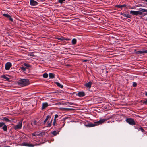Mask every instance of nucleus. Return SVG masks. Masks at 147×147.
<instances>
[{
	"label": "nucleus",
	"instance_id": "f257e3e1",
	"mask_svg": "<svg viewBox=\"0 0 147 147\" xmlns=\"http://www.w3.org/2000/svg\"><path fill=\"white\" fill-rule=\"evenodd\" d=\"M18 84L22 86H25L30 84L29 80L28 79H22L19 80L17 82Z\"/></svg>",
	"mask_w": 147,
	"mask_h": 147
},
{
	"label": "nucleus",
	"instance_id": "f03ea898",
	"mask_svg": "<svg viewBox=\"0 0 147 147\" xmlns=\"http://www.w3.org/2000/svg\"><path fill=\"white\" fill-rule=\"evenodd\" d=\"M126 122L129 124L132 125H136L135 123L134 120L131 118H128L126 120Z\"/></svg>",
	"mask_w": 147,
	"mask_h": 147
},
{
	"label": "nucleus",
	"instance_id": "7ed1b4c3",
	"mask_svg": "<svg viewBox=\"0 0 147 147\" xmlns=\"http://www.w3.org/2000/svg\"><path fill=\"white\" fill-rule=\"evenodd\" d=\"M22 144V146H24L29 147H34L35 146L39 145L41 144L40 143L38 144H36L34 145H33L31 144H30L28 143L23 142Z\"/></svg>",
	"mask_w": 147,
	"mask_h": 147
},
{
	"label": "nucleus",
	"instance_id": "20e7f679",
	"mask_svg": "<svg viewBox=\"0 0 147 147\" xmlns=\"http://www.w3.org/2000/svg\"><path fill=\"white\" fill-rule=\"evenodd\" d=\"M107 121V119H100L97 121L94 122V123L96 124V126L100 124H101L103 123L105 121Z\"/></svg>",
	"mask_w": 147,
	"mask_h": 147
},
{
	"label": "nucleus",
	"instance_id": "39448f33",
	"mask_svg": "<svg viewBox=\"0 0 147 147\" xmlns=\"http://www.w3.org/2000/svg\"><path fill=\"white\" fill-rule=\"evenodd\" d=\"M134 54H141L143 53H147V50H143L142 51H137L135 49L134 51Z\"/></svg>",
	"mask_w": 147,
	"mask_h": 147
},
{
	"label": "nucleus",
	"instance_id": "423d86ee",
	"mask_svg": "<svg viewBox=\"0 0 147 147\" xmlns=\"http://www.w3.org/2000/svg\"><path fill=\"white\" fill-rule=\"evenodd\" d=\"M22 121L18 123L17 125L14 127V129L16 130L21 129L22 128Z\"/></svg>",
	"mask_w": 147,
	"mask_h": 147
},
{
	"label": "nucleus",
	"instance_id": "0eeeda50",
	"mask_svg": "<svg viewBox=\"0 0 147 147\" xmlns=\"http://www.w3.org/2000/svg\"><path fill=\"white\" fill-rule=\"evenodd\" d=\"M12 64L10 62H8L5 64V69L6 70H9Z\"/></svg>",
	"mask_w": 147,
	"mask_h": 147
},
{
	"label": "nucleus",
	"instance_id": "6e6552de",
	"mask_svg": "<svg viewBox=\"0 0 147 147\" xmlns=\"http://www.w3.org/2000/svg\"><path fill=\"white\" fill-rule=\"evenodd\" d=\"M30 4L32 6H35L37 5L38 4V3L37 1L34 0H30Z\"/></svg>",
	"mask_w": 147,
	"mask_h": 147
},
{
	"label": "nucleus",
	"instance_id": "1a4fd4ad",
	"mask_svg": "<svg viewBox=\"0 0 147 147\" xmlns=\"http://www.w3.org/2000/svg\"><path fill=\"white\" fill-rule=\"evenodd\" d=\"M3 15L4 17L8 18L10 21H11V22H13V19L11 18V16L10 15L5 13L3 14Z\"/></svg>",
	"mask_w": 147,
	"mask_h": 147
},
{
	"label": "nucleus",
	"instance_id": "9d476101",
	"mask_svg": "<svg viewBox=\"0 0 147 147\" xmlns=\"http://www.w3.org/2000/svg\"><path fill=\"white\" fill-rule=\"evenodd\" d=\"M38 122H37L36 121H32L31 123V124L33 127L36 128V126L37 125H39V124H38Z\"/></svg>",
	"mask_w": 147,
	"mask_h": 147
},
{
	"label": "nucleus",
	"instance_id": "9b49d317",
	"mask_svg": "<svg viewBox=\"0 0 147 147\" xmlns=\"http://www.w3.org/2000/svg\"><path fill=\"white\" fill-rule=\"evenodd\" d=\"M1 120L7 122H11V121L8 118L5 117H2L1 118Z\"/></svg>",
	"mask_w": 147,
	"mask_h": 147
},
{
	"label": "nucleus",
	"instance_id": "f8f14e48",
	"mask_svg": "<svg viewBox=\"0 0 147 147\" xmlns=\"http://www.w3.org/2000/svg\"><path fill=\"white\" fill-rule=\"evenodd\" d=\"M92 84V82L90 81L88 82V83H86L85 84V86L87 87L90 89L91 86V85Z\"/></svg>",
	"mask_w": 147,
	"mask_h": 147
},
{
	"label": "nucleus",
	"instance_id": "ddd939ff",
	"mask_svg": "<svg viewBox=\"0 0 147 147\" xmlns=\"http://www.w3.org/2000/svg\"><path fill=\"white\" fill-rule=\"evenodd\" d=\"M76 95L80 97H82L85 96V93L83 92H79Z\"/></svg>",
	"mask_w": 147,
	"mask_h": 147
},
{
	"label": "nucleus",
	"instance_id": "4468645a",
	"mask_svg": "<svg viewBox=\"0 0 147 147\" xmlns=\"http://www.w3.org/2000/svg\"><path fill=\"white\" fill-rule=\"evenodd\" d=\"M85 125L87 127H94L96 126V124L94 123H89L87 124H86Z\"/></svg>",
	"mask_w": 147,
	"mask_h": 147
},
{
	"label": "nucleus",
	"instance_id": "2eb2a0df",
	"mask_svg": "<svg viewBox=\"0 0 147 147\" xmlns=\"http://www.w3.org/2000/svg\"><path fill=\"white\" fill-rule=\"evenodd\" d=\"M1 78L4 79V80L9 81V78L5 75L1 76Z\"/></svg>",
	"mask_w": 147,
	"mask_h": 147
},
{
	"label": "nucleus",
	"instance_id": "dca6fc26",
	"mask_svg": "<svg viewBox=\"0 0 147 147\" xmlns=\"http://www.w3.org/2000/svg\"><path fill=\"white\" fill-rule=\"evenodd\" d=\"M49 106L47 102L43 103L42 104V110L45 109L46 107Z\"/></svg>",
	"mask_w": 147,
	"mask_h": 147
},
{
	"label": "nucleus",
	"instance_id": "f3484780",
	"mask_svg": "<svg viewBox=\"0 0 147 147\" xmlns=\"http://www.w3.org/2000/svg\"><path fill=\"white\" fill-rule=\"evenodd\" d=\"M67 119V117H65L63 118L62 120L61 121V122H62V121H63V122L62 123H63L62 126L61 127V129L62 127H63L65 125V120L66 119Z\"/></svg>",
	"mask_w": 147,
	"mask_h": 147
},
{
	"label": "nucleus",
	"instance_id": "a211bd4d",
	"mask_svg": "<svg viewBox=\"0 0 147 147\" xmlns=\"http://www.w3.org/2000/svg\"><path fill=\"white\" fill-rule=\"evenodd\" d=\"M126 6H127V5L126 4H124L123 5H116L115 7H117V8H122L123 7H126Z\"/></svg>",
	"mask_w": 147,
	"mask_h": 147
},
{
	"label": "nucleus",
	"instance_id": "6ab92c4d",
	"mask_svg": "<svg viewBox=\"0 0 147 147\" xmlns=\"http://www.w3.org/2000/svg\"><path fill=\"white\" fill-rule=\"evenodd\" d=\"M121 15H122L124 17H127V18H130L131 17V15L127 14H125L124 13H122L121 14Z\"/></svg>",
	"mask_w": 147,
	"mask_h": 147
},
{
	"label": "nucleus",
	"instance_id": "aec40b11",
	"mask_svg": "<svg viewBox=\"0 0 147 147\" xmlns=\"http://www.w3.org/2000/svg\"><path fill=\"white\" fill-rule=\"evenodd\" d=\"M55 75L52 73H49V78L53 79L55 77Z\"/></svg>",
	"mask_w": 147,
	"mask_h": 147
},
{
	"label": "nucleus",
	"instance_id": "412c9836",
	"mask_svg": "<svg viewBox=\"0 0 147 147\" xmlns=\"http://www.w3.org/2000/svg\"><path fill=\"white\" fill-rule=\"evenodd\" d=\"M55 83L57 85V86L60 88H62L63 87V85H61L60 83H59L58 82H55Z\"/></svg>",
	"mask_w": 147,
	"mask_h": 147
},
{
	"label": "nucleus",
	"instance_id": "4be33fe9",
	"mask_svg": "<svg viewBox=\"0 0 147 147\" xmlns=\"http://www.w3.org/2000/svg\"><path fill=\"white\" fill-rule=\"evenodd\" d=\"M52 119L49 122V121H48L47 123V127H50L51 126V123L52 121Z\"/></svg>",
	"mask_w": 147,
	"mask_h": 147
},
{
	"label": "nucleus",
	"instance_id": "5701e85b",
	"mask_svg": "<svg viewBox=\"0 0 147 147\" xmlns=\"http://www.w3.org/2000/svg\"><path fill=\"white\" fill-rule=\"evenodd\" d=\"M51 117V116L50 115H47L46 117V118L45 119V120L44 121V124H45L46 123L47 121Z\"/></svg>",
	"mask_w": 147,
	"mask_h": 147
},
{
	"label": "nucleus",
	"instance_id": "b1692460",
	"mask_svg": "<svg viewBox=\"0 0 147 147\" xmlns=\"http://www.w3.org/2000/svg\"><path fill=\"white\" fill-rule=\"evenodd\" d=\"M62 110L64 111H71L74 110V109L72 108H62Z\"/></svg>",
	"mask_w": 147,
	"mask_h": 147
},
{
	"label": "nucleus",
	"instance_id": "393cba45",
	"mask_svg": "<svg viewBox=\"0 0 147 147\" xmlns=\"http://www.w3.org/2000/svg\"><path fill=\"white\" fill-rule=\"evenodd\" d=\"M2 129L4 131H7V125H5V124L3 126Z\"/></svg>",
	"mask_w": 147,
	"mask_h": 147
},
{
	"label": "nucleus",
	"instance_id": "a878e982",
	"mask_svg": "<svg viewBox=\"0 0 147 147\" xmlns=\"http://www.w3.org/2000/svg\"><path fill=\"white\" fill-rule=\"evenodd\" d=\"M130 13L132 15H137V11H131Z\"/></svg>",
	"mask_w": 147,
	"mask_h": 147
},
{
	"label": "nucleus",
	"instance_id": "bb28decb",
	"mask_svg": "<svg viewBox=\"0 0 147 147\" xmlns=\"http://www.w3.org/2000/svg\"><path fill=\"white\" fill-rule=\"evenodd\" d=\"M59 131L57 132L56 131H54L51 132V133L53 135V136H56L59 134Z\"/></svg>",
	"mask_w": 147,
	"mask_h": 147
},
{
	"label": "nucleus",
	"instance_id": "cd10ccee",
	"mask_svg": "<svg viewBox=\"0 0 147 147\" xmlns=\"http://www.w3.org/2000/svg\"><path fill=\"white\" fill-rule=\"evenodd\" d=\"M141 102H142L143 104L147 105V99H145L144 100H142Z\"/></svg>",
	"mask_w": 147,
	"mask_h": 147
},
{
	"label": "nucleus",
	"instance_id": "c85d7f7f",
	"mask_svg": "<svg viewBox=\"0 0 147 147\" xmlns=\"http://www.w3.org/2000/svg\"><path fill=\"white\" fill-rule=\"evenodd\" d=\"M76 42L77 40L76 39L74 38L71 41V43L72 44L75 45L76 43Z\"/></svg>",
	"mask_w": 147,
	"mask_h": 147
},
{
	"label": "nucleus",
	"instance_id": "c756f323",
	"mask_svg": "<svg viewBox=\"0 0 147 147\" xmlns=\"http://www.w3.org/2000/svg\"><path fill=\"white\" fill-rule=\"evenodd\" d=\"M25 66L27 67V68L28 67H31V66L29 64L26 63H24L23 64Z\"/></svg>",
	"mask_w": 147,
	"mask_h": 147
},
{
	"label": "nucleus",
	"instance_id": "7c9ffc66",
	"mask_svg": "<svg viewBox=\"0 0 147 147\" xmlns=\"http://www.w3.org/2000/svg\"><path fill=\"white\" fill-rule=\"evenodd\" d=\"M140 11H142V12H147V9H146L140 8Z\"/></svg>",
	"mask_w": 147,
	"mask_h": 147
},
{
	"label": "nucleus",
	"instance_id": "2f4dec72",
	"mask_svg": "<svg viewBox=\"0 0 147 147\" xmlns=\"http://www.w3.org/2000/svg\"><path fill=\"white\" fill-rule=\"evenodd\" d=\"M113 116H114V115H111V116H110L107 117V118L105 119H107V120H108V119H109L113 118Z\"/></svg>",
	"mask_w": 147,
	"mask_h": 147
},
{
	"label": "nucleus",
	"instance_id": "473e14b6",
	"mask_svg": "<svg viewBox=\"0 0 147 147\" xmlns=\"http://www.w3.org/2000/svg\"><path fill=\"white\" fill-rule=\"evenodd\" d=\"M138 131L140 130L142 132H144L145 131L143 129V128L141 126L139 127L138 129Z\"/></svg>",
	"mask_w": 147,
	"mask_h": 147
},
{
	"label": "nucleus",
	"instance_id": "72a5a7b5",
	"mask_svg": "<svg viewBox=\"0 0 147 147\" xmlns=\"http://www.w3.org/2000/svg\"><path fill=\"white\" fill-rule=\"evenodd\" d=\"M20 69H21V70H22V71L23 72H24L26 71V69H27V68H25L23 67H21Z\"/></svg>",
	"mask_w": 147,
	"mask_h": 147
},
{
	"label": "nucleus",
	"instance_id": "f704fd0d",
	"mask_svg": "<svg viewBox=\"0 0 147 147\" xmlns=\"http://www.w3.org/2000/svg\"><path fill=\"white\" fill-rule=\"evenodd\" d=\"M43 77L44 78H46L48 77V74L47 73H45L43 75Z\"/></svg>",
	"mask_w": 147,
	"mask_h": 147
},
{
	"label": "nucleus",
	"instance_id": "c9c22d12",
	"mask_svg": "<svg viewBox=\"0 0 147 147\" xmlns=\"http://www.w3.org/2000/svg\"><path fill=\"white\" fill-rule=\"evenodd\" d=\"M5 124V123L3 122H0V128L3 126Z\"/></svg>",
	"mask_w": 147,
	"mask_h": 147
},
{
	"label": "nucleus",
	"instance_id": "e433bc0d",
	"mask_svg": "<svg viewBox=\"0 0 147 147\" xmlns=\"http://www.w3.org/2000/svg\"><path fill=\"white\" fill-rule=\"evenodd\" d=\"M62 38H55L61 41L64 40V38H63V37H62Z\"/></svg>",
	"mask_w": 147,
	"mask_h": 147
},
{
	"label": "nucleus",
	"instance_id": "4c0bfd02",
	"mask_svg": "<svg viewBox=\"0 0 147 147\" xmlns=\"http://www.w3.org/2000/svg\"><path fill=\"white\" fill-rule=\"evenodd\" d=\"M65 1V0H59L58 2L61 4H62Z\"/></svg>",
	"mask_w": 147,
	"mask_h": 147
},
{
	"label": "nucleus",
	"instance_id": "58836bf2",
	"mask_svg": "<svg viewBox=\"0 0 147 147\" xmlns=\"http://www.w3.org/2000/svg\"><path fill=\"white\" fill-rule=\"evenodd\" d=\"M56 119H54V121L53 122V126H55L56 125Z\"/></svg>",
	"mask_w": 147,
	"mask_h": 147
},
{
	"label": "nucleus",
	"instance_id": "ea45409f",
	"mask_svg": "<svg viewBox=\"0 0 147 147\" xmlns=\"http://www.w3.org/2000/svg\"><path fill=\"white\" fill-rule=\"evenodd\" d=\"M142 11H137V15H142Z\"/></svg>",
	"mask_w": 147,
	"mask_h": 147
},
{
	"label": "nucleus",
	"instance_id": "a19ab883",
	"mask_svg": "<svg viewBox=\"0 0 147 147\" xmlns=\"http://www.w3.org/2000/svg\"><path fill=\"white\" fill-rule=\"evenodd\" d=\"M137 83L136 82H133V86L134 87H136L137 86Z\"/></svg>",
	"mask_w": 147,
	"mask_h": 147
},
{
	"label": "nucleus",
	"instance_id": "79ce46f5",
	"mask_svg": "<svg viewBox=\"0 0 147 147\" xmlns=\"http://www.w3.org/2000/svg\"><path fill=\"white\" fill-rule=\"evenodd\" d=\"M44 134V133H40L38 134L37 136H42V135H43Z\"/></svg>",
	"mask_w": 147,
	"mask_h": 147
},
{
	"label": "nucleus",
	"instance_id": "37998d69",
	"mask_svg": "<svg viewBox=\"0 0 147 147\" xmlns=\"http://www.w3.org/2000/svg\"><path fill=\"white\" fill-rule=\"evenodd\" d=\"M58 117V115L57 114H55V115L54 119H56Z\"/></svg>",
	"mask_w": 147,
	"mask_h": 147
},
{
	"label": "nucleus",
	"instance_id": "c03bdc74",
	"mask_svg": "<svg viewBox=\"0 0 147 147\" xmlns=\"http://www.w3.org/2000/svg\"><path fill=\"white\" fill-rule=\"evenodd\" d=\"M32 135L34 136H36L37 135V134H36V133H34L32 134Z\"/></svg>",
	"mask_w": 147,
	"mask_h": 147
},
{
	"label": "nucleus",
	"instance_id": "a18cd8bd",
	"mask_svg": "<svg viewBox=\"0 0 147 147\" xmlns=\"http://www.w3.org/2000/svg\"><path fill=\"white\" fill-rule=\"evenodd\" d=\"M87 61V60H84L82 61L84 62H86Z\"/></svg>",
	"mask_w": 147,
	"mask_h": 147
},
{
	"label": "nucleus",
	"instance_id": "49530a36",
	"mask_svg": "<svg viewBox=\"0 0 147 147\" xmlns=\"http://www.w3.org/2000/svg\"><path fill=\"white\" fill-rule=\"evenodd\" d=\"M64 40H66L67 41L69 40V39H67V38H64Z\"/></svg>",
	"mask_w": 147,
	"mask_h": 147
},
{
	"label": "nucleus",
	"instance_id": "de8ad7c7",
	"mask_svg": "<svg viewBox=\"0 0 147 147\" xmlns=\"http://www.w3.org/2000/svg\"><path fill=\"white\" fill-rule=\"evenodd\" d=\"M134 127L135 128V129H138V127H137L136 126H134Z\"/></svg>",
	"mask_w": 147,
	"mask_h": 147
},
{
	"label": "nucleus",
	"instance_id": "09e8293b",
	"mask_svg": "<svg viewBox=\"0 0 147 147\" xmlns=\"http://www.w3.org/2000/svg\"><path fill=\"white\" fill-rule=\"evenodd\" d=\"M69 104L70 105H73L74 104V103H73L70 102Z\"/></svg>",
	"mask_w": 147,
	"mask_h": 147
},
{
	"label": "nucleus",
	"instance_id": "8fccbe9b",
	"mask_svg": "<svg viewBox=\"0 0 147 147\" xmlns=\"http://www.w3.org/2000/svg\"><path fill=\"white\" fill-rule=\"evenodd\" d=\"M145 94L146 96H147V92H145Z\"/></svg>",
	"mask_w": 147,
	"mask_h": 147
},
{
	"label": "nucleus",
	"instance_id": "3c124183",
	"mask_svg": "<svg viewBox=\"0 0 147 147\" xmlns=\"http://www.w3.org/2000/svg\"><path fill=\"white\" fill-rule=\"evenodd\" d=\"M143 1H145L147 2V0H143Z\"/></svg>",
	"mask_w": 147,
	"mask_h": 147
},
{
	"label": "nucleus",
	"instance_id": "603ef678",
	"mask_svg": "<svg viewBox=\"0 0 147 147\" xmlns=\"http://www.w3.org/2000/svg\"><path fill=\"white\" fill-rule=\"evenodd\" d=\"M110 122V121H109L108 122V123H109Z\"/></svg>",
	"mask_w": 147,
	"mask_h": 147
}]
</instances>
